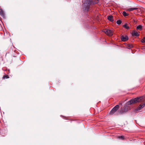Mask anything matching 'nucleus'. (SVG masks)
Here are the masks:
<instances>
[{
  "instance_id": "f257e3e1",
  "label": "nucleus",
  "mask_w": 145,
  "mask_h": 145,
  "mask_svg": "<svg viewBox=\"0 0 145 145\" xmlns=\"http://www.w3.org/2000/svg\"><path fill=\"white\" fill-rule=\"evenodd\" d=\"M98 0H86L83 4V9L85 11L88 10L90 5L94 4L98 2Z\"/></svg>"
},
{
  "instance_id": "f03ea898",
  "label": "nucleus",
  "mask_w": 145,
  "mask_h": 145,
  "mask_svg": "<svg viewBox=\"0 0 145 145\" xmlns=\"http://www.w3.org/2000/svg\"><path fill=\"white\" fill-rule=\"evenodd\" d=\"M119 108V105H117L115 106L111 110L110 112V114H114L118 109Z\"/></svg>"
},
{
  "instance_id": "7ed1b4c3",
  "label": "nucleus",
  "mask_w": 145,
  "mask_h": 145,
  "mask_svg": "<svg viewBox=\"0 0 145 145\" xmlns=\"http://www.w3.org/2000/svg\"><path fill=\"white\" fill-rule=\"evenodd\" d=\"M145 106V102L140 105L134 110V112H137V111H140L141 109L143 108Z\"/></svg>"
},
{
  "instance_id": "20e7f679",
  "label": "nucleus",
  "mask_w": 145,
  "mask_h": 145,
  "mask_svg": "<svg viewBox=\"0 0 145 145\" xmlns=\"http://www.w3.org/2000/svg\"><path fill=\"white\" fill-rule=\"evenodd\" d=\"M104 32L106 34L109 36H112L113 35L112 31L109 29H105Z\"/></svg>"
},
{
  "instance_id": "39448f33",
  "label": "nucleus",
  "mask_w": 145,
  "mask_h": 145,
  "mask_svg": "<svg viewBox=\"0 0 145 145\" xmlns=\"http://www.w3.org/2000/svg\"><path fill=\"white\" fill-rule=\"evenodd\" d=\"M139 102V100H129V101L127 103L126 105H131Z\"/></svg>"
},
{
  "instance_id": "423d86ee",
  "label": "nucleus",
  "mask_w": 145,
  "mask_h": 145,
  "mask_svg": "<svg viewBox=\"0 0 145 145\" xmlns=\"http://www.w3.org/2000/svg\"><path fill=\"white\" fill-rule=\"evenodd\" d=\"M143 99H145V97L144 96L137 97L134 99L132 98L130 100H142Z\"/></svg>"
},
{
  "instance_id": "0eeeda50",
  "label": "nucleus",
  "mask_w": 145,
  "mask_h": 145,
  "mask_svg": "<svg viewBox=\"0 0 145 145\" xmlns=\"http://www.w3.org/2000/svg\"><path fill=\"white\" fill-rule=\"evenodd\" d=\"M132 35L133 36L137 37L139 36V34L138 32H136L135 30H133L132 32Z\"/></svg>"
},
{
  "instance_id": "6e6552de",
  "label": "nucleus",
  "mask_w": 145,
  "mask_h": 145,
  "mask_svg": "<svg viewBox=\"0 0 145 145\" xmlns=\"http://www.w3.org/2000/svg\"><path fill=\"white\" fill-rule=\"evenodd\" d=\"M128 39V37L127 36H122L121 37V40L122 41H125Z\"/></svg>"
},
{
  "instance_id": "1a4fd4ad",
  "label": "nucleus",
  "mask_w": 145,
  "mask_h": 145,
  "mask_svg": "<svg viewBox=\"0 0 145 145\" xmlns=\"http://www.w3.org/2000/svg\"><path fill=\"white\" fill-rule=\"evenodd\" d=\"M130 25L129 24H126L123 25V27L125 29H128L130 28Z\"/></svg>"
},
{
  "instance_id": "9d476101",
  "label": "nucleus",
  "mask_w": 145,
  "mask_h": 145,
  "mask_svg": "<svg viewBox=\"0 0 145 145\" xmlns=\"http://www.w3.org/2000/svg\"><path fill=\"white\" fill-rule=\"evenodd\" d=\"M113 16L112 15H110L108 16L107 18L108 20L110 21H111L112 22L113 21Z\"/></svg>"
},
{
  "instance_id": "9b49d317",
  "label": "nucleus",
  "mask_w": 145,
  "mask_h": 145,
  "mask_svg": "<svg viewBox=\"0 0 145 145\" xmlns=\"http://www.w3.org/2000/svg\"><path fill=\"white\" fill-rule=\"evenodd\" d=\"M138 8H129L127 9V10L128 11H132L133 10H137L138 9Z\"/></svg>"
},
{
  "instance_id": "f8f14e48",
  "label": "nucleus",
  "mask_w": 145,
  "mask_h": 145,
  "mask_svg": "<svg viewBox=\"0 0 145 145\" xmlns=\"http://www.w3.org/2000/svg\"><path fill=\"white\" fill-rule=\"evenodd\" d=\"M0 14L2 17H4V12L3 11V10L1 9H0Z\"/></svg>"
},
{
  "instance_id": "ddd939ff",
  "label": "nucleus",
  "mask_w": 145,
  "mask_h": 145,
  "mask_svg": "<svg viewBox=\"0 0 145 145\" xmlns=\"http://www.w3.org/2000/svg\"><path fill=\"white\" fill-rule=\"evenodd\" d=\"M142 27L141 25H139L137 26V29L139 30H141L142 29Z\"/></svg>"
},
{
  "instance_id": "4468645a",
  "label": "nucleus",
  "mask_w": 145,
  "mask_h": 145,
  "mask_svg": "<svg viewBox=\"0 0 145 145\" xmlns=\"http://www.w3.org/2000/svg\"><path fill=\"white\" fill-rule=\"evenodd\" d=\"M122 14H123V15L125 16H127L128 15V14L125 11H123V12Z\"/></svg>"
},
{
  "instance_id": "2eb2a0df",
  "label": "nucleus",
  "mask_w": 145,
  "mask_h": 145,
  "mask_svg": "<svg viewBox=\"0 0 145 145\" xmlns=\"http://www.w3.org/2000/svg\"><path fill=\"white\" fill-rule=\"evenodd\" d=\"M116 23L118 25H120L121 23V21L120 20H118L116 22Z\"/></svg>"
},
{
  "instance_id": "dca6fc26",
  "label": "nucleus",
  "mask_w": 145,
  "mask_h": 145,
  "mask_svg": "<svg viewBox=\"0 0 145 145\" xmlns=\"http://www.w3.org/2000/svg\"><path fill=\"white\" fill-rule=\"evenodd\" d=\"M141 42L142 43L145 42V38H144L141 40Z\"/></svg>"
},
{
  "instance_id": "f3484780",
  "label": "nucleus",
  "mask_w": 145,
  "mask_h": 145,
  "mask_svg": "<svg viewBox=\"0 0 145 145\" xmlns=\"http://www.w3.org/2000/svg\"><path fill=\"white\" fill-rule=\"evenodd\" d=\"M118 138H120L122 139H123L124 138V136H119V137H118Z\"/></svg>"
},
{
  "instance_id": "a211bd4d",
  "label": "nucleus",
  "mask_w": 145,
  "mask_h": 145,
  "mask_svg": "<svg viewBox=\"0 0 145 145\" xmlns=\"http://www.w3.org/2000/svg\"><path fill=\"white\" fill-rule=\"evenodd\" d=\"M3 78H9V77L8 76H3Z\"/></svg>"
}]
</instances>
